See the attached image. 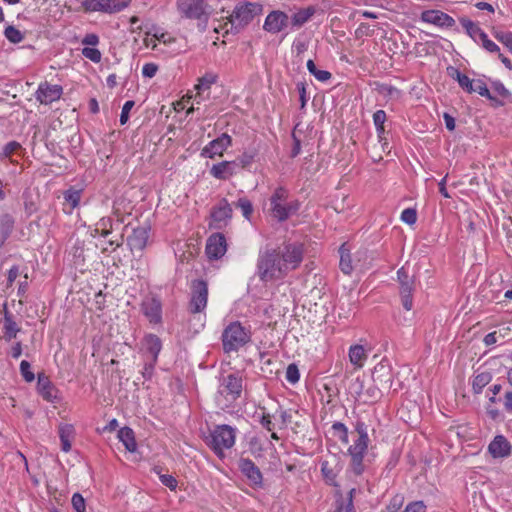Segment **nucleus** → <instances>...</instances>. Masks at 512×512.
<instances>
[{"label": "nucleus", "mask_w": 512, "mask_h": 512, "mask_svg": "<svg viewBox=\"0 0 512 512\" xmlns=\"http://www.w3.org/2000/svg\"><path fill=\"white\" fill-rule=\"evenodd\" d=\"M37 390L43 399L48 402H54L57 399V389L48 376L43 373L38 374Z\"/></svg>", "instance_id": "nucleus-21"}, {"label": "nucleus", "mask_w": 512, "mask_h": 512, "mask_svg": "<svg viewBox=\"0 0 512 512\" xmlns=\"http://www.w3.org/2000/svg\"><path fill=\"white\" fill-rule=\"evenodd\" d=\"M4 36L13 44H18L24 39L23 33L13 25H8L5 28Z\"/></svg>", "instance_id": "nucleus-42"}, {"label": "nucleus", "mask_w": 512, "mask_h": 512, "mask_svg": "<svg viewBox=\"0 0 512 512\" xmlns=\"http://www.w3.org/2000/svg\"><path fill=\"white\" fill-rule=\"evenodd\" d=\"M235 207L239 208L242 212V215L245 219L250 220L251 215L253 213V205L252 202L246 197L239 198L235 203Z\"/></svg>", "instance_id": "nucleus-43"}, {"label": "nucleus", "mask_w": 512, "mask_h": 512, "mask_svg": "<svg viewBox=\"0 0 512 512\" xmlns=\"http://www.w3.org/2000/svg\"><path fill=\"white\" fill-rule=\"evenodd\" d=\"M156 364H157V362H154V360L150 359V358H148L145 361L143 370L141 372L145 379L152 378Z\"/></svg>", "instance_id": "nucleus-56"}, {"label": "nucleus", "mask_w": 512, "mask_h": 512, "mask_svg": "<svg viewBox=\"0 0 512 512\" xmlns=\"http://www.w3.org/2000/svg\"><path fill=\"white\" fill-rule=\"evenodd\" d=\"M400 219L408 225H413L417 221V212L413 208H406L402 211Z\"/></svg>", "instance_id": "nucleus-51"}, {"label": "nucleus", "mask_w": 512, "mask_h": 512, "mask_svg": "<svg viewBox=\"0 0 512 512\" xmlns=\"http://www.w3.org/2000/svg\"><path fill=\"white\" fill-rule=\"evenodd\" d=\"M59 438L61 441V449L64 452L71 450V441L75 435L74 426L71 424H61L58 429Z\"/></svg>", "instance_id": "nucleus-28"}, {"label": "nucleus", "mask_w": 512, "mask_h": 512, "mask_svg": "<svg viewBox=\"0 0 512 512\" xmlns=\"http://www.w3.org/2000/svg\"><path fill=\"white\" fill-rule=\"evenodd\" d=\"M161 483L168 487L170 490H175L177 488V480L170 474H162L160 475Z\"/></svg>", "instance_id": "nucleus-60"}, {"label": "nucleus", "mask_w": 512, "mask_h": 512, "mask_svg": "<svg viewBox=\"0 0 512 512\" xmlns=\"http://www.w3.org/2000/svg\"><path fill=\"white\" fill-rule=\"evenodd\" d=\"M3 314V337L5 341L11 342L17 337L20 328L15 322L13 315L8 311L6 304L3 306Z\"/></svg>", "instance_id": "nucleus-22"}, {"label": "nucleus", "mask_w": 512, "mask_h": 512, "mask_svg": "<svg viewBox=\"0 0 512 512\" xmlns=\"http://www.w3.org/2000/svg\"><path fill=\"white\" fill-rule=\"evenodd\" d=\"M21 148V144L16 141L8 142L3 148V156L11 157L15 152Z\"/></svg>", "instance_id": "nucleus-58"}, {"label": "nucleus", "mask_w": 512, "mask_h": 512, "mask_svg": "<svg viewBox=\"0 0 512 512\" xmlns=\"http://www.w3.org/2000/svg\"><path fill=\"white\" fill-rule=\"evenodd\" d=\"M257 155L258 151L255 148L243 151V153L238 158V167L240 166L243 169L249 168L250 165L255 161Z\"/></svg>", "instance_id": "nucleus-38"}, {"label": "nucleus", "mask_w": 512, "mask_h": 512, "mask_svg": "<svg viewBox=\"0 0 512 512\" xmlns=\"http://www.w3.org/2000/svg\"><path fill=\"white\" fill-rule=\"evenodd\" d=\"M134 105L135 102L132 100H128L124 103L119 119L121 125H125L128 122L130 111Z\"/></svg>", "instance_id": "nucleus-53"}, {"label": "nucleus", "mask_w": 512, "mask_h": 512, "mask_svg": "<svg viewBox=\"0 0 512 512\" xmlns=\"http://www.w3.org/2000/svg\"><path fill=\"white\" fill-rule=\"evenodd\" d=\"M221 340L225 353L237 352L251 340L250 328L233 321L224 328Z\"/></svg>", "instance_id": "nucleus-6"}, {"label": "nucleus", "mask_w": 512, "mask_h": 512, "mask_svg": "<svg viewBox=\"0 0 512 512\" xmlns=\"http://www.w3.org/2000/svg\"><path fill=\"white\" fill-rule=\"evenodd\" d=\"M414 279L400 284V295L403 307L410 311L413 308Z\"/></svg>", "instance_id": "nucleus-29"}, {"label": "nucleus", "mask_w": 512, "mask_h": 512, "mask_svg": "<svg viewBox=\"0 0 512 512\" xmlns=\"http://www.w3.org/2000/svg\"><path fill=\"white\" fill-rule=\"evenodd\" d=\"M217 79L218 76L213 72H207L198 79V83L195 85L197 93L194 97L193 104L199 105L204 100L202 93L209 90L211 86L216 83Z\"/></svg>", "instance_id": "nucleus-23"}, {"label": "nucleus", "mask_w": 512, "mask_h": 512, "mask_svg": "<svg viewBox=\"0 0 512 512\" xmlns=\"http://www.w3.org/2000/svg\"><path fill=\"white\" fill-rule=\"evenodd\" d=\"M257 269L260 279L265 282L280 280L287 275L280 252L276 250L261 252L258 257Z\"/></svg>", "instance_id": "nucleus-4"}, {"label": "nucleus", "mask_w": 512, "mask_h": 512, "mask_svg": "<svg viewBox=\"0 0 512 512\" xmlns=\"http://www.w3.org/2000/svg\"><path fill=\"white\" fill-rule=\"evenodd\" d=\"M491 379H492V376L489 372H482V373L477 374L474 377L473 382H472L473 391L476 394H480L482 392L483 388L489 384Z\"/></svg>", "instance_id": "nucleus-37"}, {"label": "nucleus", "mask_w": 512, "mask_h": 512, "mask_svg": "<svg viewBox=\"0 0 512 512\" xmlns=\"http://www.w3.org/2000/svg\"><path fill=\"white\" fill-rule=\"evenodd\" d=\"M288 190L278 187L270 198V211L278 221H285L299 209L298 201L287 202Z\"/></svg>", "instance_id": "nucleus-7"}, {"label": "nucleus", "mask_w": 512, "mask_h": 512, "mask_svg": "<svg viewBox=\"0 0 512 512\" xmlns=\"http://www.w3.org/2000/svg\"><path fill=\"white\" fill-rule=\"evenodd\" d=\"M232 207L227 199L222 198L210 212L209 226L214 229H222L226 227L232 218Z\"/></svg>", "instance_id": "nucleus-8"}, {"label": "nucleus", "mask_w": 512, "mask_h": 512, "mask_svg": "<svg viewBox=\"0 0 512 512\" xmlns=\"http://www.w3.org/2000/svg\"><path fill=\"white\" fill-rule=\"evenodd\" d=\"M287 22L288 16L286 13L278 10L272 11L267 15L263 29L269 33L276 34L287 26Z\"/></svg>", "instance_id": "nucleus-18"}, {"label": "nucleus", "mask_w": 512, "mask_h": 512, "mask_svg": "<svg viewBox=\"0 0 512 512\" xmlns=\"http://www.w3.org/2000/svg\"><path fill=\"white\" fill-rule=\"evenodd\" d=\"M237 169V161H222L211 167L210 174L218 180H227L237 173Z\"/></svg>", "instance_id": "nucleus-19"}, {"label": "nucleus", "mask_w": 512, "mask_h": 512, "mask_svg": "<svg viewBox=\"0 0 512 512\" xmlns=\"http://www.w3.org/2000/svg\"><path fill=\"white\" fill-rule=\"evenodd\" d=\"M492 89L497 95L503 98H508L510 94L506 87L503 85V83H501L500 81L493 82Z\"/></svg>", "instance_id": "nucleus-63"}, {"label": "nucleus", "mask_w": 512, "mask_h": 512, "mask_svg": "<svg viewBox=\"0 0 512 512\" xmlns=\"http://www.w3.org/2000/svg\"><path fill=\"white\" fill-rule=\"evenodd\" d=\"M99 42V36L95 33H88L81 40V44L85 47H96Z\"/></svg>", "instance_id": "nucleus-57"}, {"label": "nucleus", "mask_w": 512, "mask_h": 512, "mask_svg": "<svg viewBox=\"0 0 512 512\" xmlns=\"http://www.w3.org/2000/svg\"><path fill=\"white\" fill-rule=\"evenodd\" d=\"M85 12H101L106 13V0H84L81 3Z\"/></svg>", "instance_id": "nucleus-36"}, {"label": "nucleus", "mask_w": 512, "mask_h": 512, "mask_svg": "<svg viewBox=\"0 0 512 512\" xmlns=\"http://www.w3.org/2000/svg\"><path fill=\"white\" fill-rule=\"evenodd\" d=\"M286 274L296 269L303 260V245L298 243L287 244L280 253Z\"/></svg>", "instance_id": "nucleus-11"}, {"label": "nucleus", "mask_w": 512, "mask_h": 512, "mask_svg": "<svg viewBox=\"0 0 512 512\" xmlns=\"http://www.w3.org/2000/svg\"><path fill=\"white\" fill-rule=\"evenodd\" d=\"M339 252H340L339 267L344 274L349 275V274H351V272L353 270L350 252L345 248V245L341 246Z\"/></svg>", "instance_id": "nucleus-35"}, {"label": "nucleus", "mask_w": 512, "mask_h": 512, "mask_svg": "<svg viewBox=\"0 0 512 512\" xmlns=\"http://www.w3.org/2000/svg\"><path fill=\"white\" fill-rule=\"evenodd\" d=\"M510 449V443L502 435L496 436L488 446V450L494 458L507 457L510 454Z\"/></svg>", "instance_id": "nucleus-24"}, {"label": "nucleus", "mask_w": 512, "mask_h": 512, "mask_svg": "<svg viewBox=\"0 0 512 512\" xmlns=\"http://www.w3.org/2000/svg\"><path fill=\"white\" fill-rule=\"evenodd\" d=\"M356 432L358 436L353 441V444L348 448V454L351 458L350 471L356 476H359L363 474L365 470L363 459L367 453L370 439L367 432V426L363 422L357 423Z\"/></svg>", "instance_id": "nucleus-5"}, {"label": "nucleus", "mask_w": 512, "mask_h": 512, "mask_svg": "<svg viewBox=\"0 0 512 512\" xmlns=\"http://www.w3.org/2000/svg\"><path fill=\"white\" fill-rule=\"evenodd\" d=\"M472 92H476L479 95L486 97L490 100L494 99V97L491 95L489 89L487 88L486 84L480 79L474 80V83H473L472 88L470 89L469 93H472Z\"/></svg>", "instance_id": "nucleus-44"}, {"label": "nucleus", "mask_w": 512, "mask_h": 512, "mask_svg": "<svg viewBox=\"0 0 512 512\" xmlns=\"http://www.w3.org/2000/svg\"><path fill=\"white\" fill-rule=\"evenodd\" d=\"M232 145V138L227 133L221 134L216 139L210 141L201 151V155L213 159L216 156H222L223 153Z\"/></svg>", "instance_id": "nucleus-12"}, {"label": "nucleus", "mask_w": 512, "mask_h": 512, "mask_svg": "<svg viewBox=\"0 0 512 512\" xmlns=\"http://www.w3.org/2000/svg\"><path fill=\"white\" fill-rule=\"evenodd\" d=\"M243 379L240 373L235 372L220 379L215 396L217 406L221 409L229 408L241 396Z\"/></svg>", "instance_id": "nucleus-2"}, {"label": "nucleus", "mask_w": 512, "mask_h": 512, "mask_svg": "<svg viewBox=\"0 0 512 512\" xmlns=\"http://www.w3.org/2000/svg\"><path fill=\"white\" fill-rule=\"evenodd\" d=\"M206 255L209 259H219L227 251L226 238L221 233L212 234L206 243Z\"/></svg>", "instance_id": "nucleus-15"}, {"label": "nucleus", "mask_w": 512, "mask_h": 512, "mask_svg": "<svg viewBox=\"0 0 512 512\" xmlns=\"http://www.w3.org/2000/svg\"><path fill=\"white\" fill-rule=\"evenodd\" d=\"M335 512H354V505L351 499L338 504Z\"/></svg>", "instance_id": "nucleus-64"}, {"label": "nucleus", "mask_w": 512, "mask_h": 512, "mask_svg": "<svg viewBox=\"0 0 512 512\" xmlns=\"http://www.w3.org/2000/svg\"><path fill=\"white\" fill-rule=\"evenodd\" d=\"M63 94V87L58 84H51L47 81L41 82L35 92V98L42 105H50L58 101Z\"/></svg>", "instance_id": "nucleus-10"}, {"label": "nucleus", "mask_w": 512, "mask_h": 512, "mask_svg": "<svg viewBox=\"0 0 512 512\" xmlns=\"http://www.w3.org/2000/svg\"><path fill=\"white\" fill-rule=\"evenodd\" d=\"M148 237L146 229L138 228L133 231V234L128 239V243L132 249L143 250L147 244Z\"/></svg>", "instance_id": "nucleus-31"}, {"label": "nucleus", "mask_w": 512, "mask_h": 512, "mask_svg": "<svg viewBox=\"0 0 512 512\" xmlns=\"http://www.w3.org/2000/svg\"><path fill=\"white\" fill-rule=\"evenodd\" d=\"M285 378L291 384H295L299 381L300 373H299V369L296 364L288 365V367L286 369Z\"/></svg>", "instance_id": "nucleus-49"}, {"label": "nucleus", "mask_w": 512, "mask_h": 512, "mask_svg": "<svg viewBox=\"0 0 512 512\" xmlns=\"http://www.w3.org/2000/svg\"><path fill=\"white\" fill-rule=\"evenodd\" d=\"M422 22L433 24L439 27H452L455 20L448 14L440 10H425L421 13Z\"/></svg>", "instance_id": "nucleus-17"}, {"label": "nucleus", "mask_w": 512, "mask_h": 512, "mask_svg": "<svg viewBox=\"0 0 512 512\" xmlns=\"http://www.w3.org/2000/svg\"><path fill=\"white\" fill-rule=\"evenodd\" d=\"M237 429L226 424L216 425L205 439L207 446L219 459L225 458V450L231 449L236 441Z\"/></svg>", "instance_id": "nucleus-3"}, {"label": "nucleus", "mask_w": 512, "mask_h": 512, "mask_svg": "<svg viewBox=\"0 0 512 512\" xmlns=\"http://www.w3.org/2000/svg\"><path fill=\"white\" fill-rule=\"evenodd\" d=\"M177 6L186 18L200 19L205 14L204 0H178Z\"/></svg>", "instance_id": "nucleus-16"}, {"label": "nucleus", "mask_w": 512, "mask_h": 512, "mask_svg": "<svg viewBox=\"0 0 512 512\" xmlns=\"http://www.w3.org/2000/svg\"><path fill=\"white\" fill-rule=\"evenodd\" d=\"M493 36L512 53V32L495 30Z\"/></svg>", "instance_id": "nucleus-45"}, {"label": "nucleus", "mask_w": 512, "mask_h": 512, "mask_svg": "<svg viewBox=\"0 0 512 512\" xmlns=\"http://www.w3.org/2000/svg\"><path fill=\"white\" fill-rule=\"evenodd\" d=\"M20 372L26 382H32L35 379V375L31 371L30 363L26 360L21 361Z\"/></svg>", "instance_id": "nucleus-52"}, {"label": "nucleus", "mask_w": 512, "mask_h": 512, "mask_svg": "<svg viewBox=\"0 0 512 512\" xmlns=\"http://www.w3.org/2000/svg\"><path fill=\"white\" fill-rule=\"evenodd\" d=\"M208 287L203 280H194L191 285L190 311L200 313L207 306Z\"/></svg>", "instance_id": "nucleus-9"}, {"label": "nucleus", "mask_w": 512, "mask_h": 512, "mask_svg": "<svg viewBox=\"0 0 512 512\" xmlns=\"http://www.w3.org/2000/svg\"><path fill=\"white\" fill-rule=\"evenodd\" d=\"M404 512H426V505L423 501H415L408 504Z\"/></svg>", "instance_id": "nucleus-62"}, {"label": "nucleus", "mask_w": 512, "mask_h": 512, "mask_svg": "<svg viewBox=\"0 0 512 512\" xmlns=\"http://www.w3.org/2000/svg\"><path fill=\"white\" fill-rule=\"evenodd\" d=\"M316 10L313 6H309L306 8L298 9L291 16V24L294 28H300L304 24H306L312 16L315 14Z\"/></svg>", "instance_id": "nucleus-27"}, {"label": "nucleus", "mask_w": 512, "mask_h": 512, "mask_svg": "<svg viewBox=\"0 0 512 512\" xmlns=\"http://www.w3.org/2000/svg\"><path fill=\"white\" fill-rule=\"evenodd\" d=\"M363 396L364 404H373L381 399L382 391L375 383H369L363 391Z\"/></svg>", "instance_id": "nucleus-33"}, {"label": "nucleus", "mask_w": 512, "mask_h": 512, "mask_svg": "<svg viewBox=\"0 0 512 512\" xmlns=\"http://www.w3.org/2000/svg\"><path fill=\"white\" fill-rule=\"evenodd\" d=\"M14 228V218L10 214L0 215V247L4 245Z\"/></svg>", "instance_id": "nucleus-30"}, {"label": "nucleus", "mask_w": 512, "mask_h": 512, "mask_svg": "<svg viewBox=\"0 0 512 512\" xmlns=\"http://www.w3.org/2000/svg\"><path fill=\"white\" fill-rule=\"evenodd\" d=\"M118 438L129 452H135L137 443L134 431L129 427H123L118 431Z\"/></svg>", "instance_id": "nucleus-32"}, {"label": "nucleus", "mask_w": 512, "mask_h": 512, "mask_svg": "<svg viewBox=\"0 0 512 512\" xmlns=\"http://www.w3.org/2000/svg\"><path fill=\"white\" fill-rule=\"evenodd\" d=\"M81 53L86 59L93 63H99L102 59V53L96 47H83Z\"/></svg>", "instance_id": "nucleus-46"}, {"label": "nucleus", "mask_w": 512, "mask_h": 512, "mask_svg": "<svg viewBox=\"0 0 512 512\" xmlns=\"http://www.w3.org/2000/svg\"><path fill=\"white\" fill-rule=\"evenodd\" d=\"M81 190L70 188L64 192V199L70 205L68 210L64 209L65 213L71 214L73 210L78 207L81 200Z\"/></svg>", "instance_id": "nucleus-34"}, {"label": "nucleus", "mask_w": 512, "mask_h": 512, "mask_svg": "<svg viewBox=\"0 0 512 512\" xmlns=\"http://www.w3.org/2000/svg\"><path fill=\"white\" fill-rule=\"evenodd\" d=\"M238 467L241 473L249 480L253 487H262V473L251 459L241 458L239 460Z\"/></svg>", "instance_id": "nucleus-14"}, {"label": "nucleus", "mask_w": 512, "mask_h": 512, "mask_svg": "<svg viewBox=\"0 0 512 512\" xmlns=\"http://www.w3.org/2000/svg\"><path fill=\"white\" fill-rule=\"evenodd\" d=\"M459 22L463 29L465 30L466 34L475 42H479L481 37H483L486 33L484 30L479 26L478 23L472 21L471 19L467 17H462L459 19Z\"/></svg>", "instance_id": "nucleus-26"}, {"label": "nucleus", "mask_w": 512, "mask_h": 512, "mask_svg": "<svg viewBox=\"0 0 512 512\" xmlns=\"http://www.w3.org/2000/svg\"><path fill=\"white\" fill-rule=\"evenodd\" d=\"M158 66L154 63H146L142 67V75L147 78H152L156 75Z\"/></svg>", "instance_id": "nucleus-61"}, {"label": "nucleus", "mask_w": 512, "mask_h": 512, "mask_svg": "<svg viewBox=\"0 0 512 512\" xmlns=\"http://www.w3.org/2000/svg\"><path fill=\"white\" fill-rule=\"evenodd\" d=\"M321 471H322V474H323L326 482L330 485L336 486V482H335L336 475L333 472V470L328 467L327 462L322 463Z\"/></svg>", "instance_id": "nucleus-55"}, {"label": "nucleus", "mask_w": 512, "mask_h": 512, "mask_svg": "<svg viewBox=\"0 0 512 512\" xmlns=\"http://www.w3.org/2000/svg\"><path fill=\"white\" fill-rule=\"evenodd\" d=\"M112 219L110 217H102L97 223L98 230H101V237H107L112 231Z\"/></svg>", "instance_id": "nucleus-48"}, {"label": "nucleus", "mask_w": 512, "mask_h": 512, "mask_svg": "<svg viewBox=\"0 0 512 512\" xmlns=\"http://www.w3.org/2000/svg\"><path fill=\"white\" fill-rule=\"evenodd\" d=\"M348 357L355 369H361L368 358V350L360 344L351 345L348 350Z\"/></svg>", "instance_id": "nucleus-25"}, {"label": "nucleus", "mask_w": 512, "mask_h": 512, "mask_svg": "<svg viewBox=\"0 0 512 512\" xmlns=\"http://www.w3.org/2000/svg\"><path fill=\"white\" fill-rule=\"evenodd\" d=\"M262 13V5L258 3L245 2L235 7L224 27H214L215 32L237 33L241 28L249 24L257 15Z\"/></svg>", "instance_id": "nucleus-1"}, {"label": "nucleus", "mask_w": 512, "mask_h": 512, "mask_svg": "<svg viewBox=\"0 0 512 512\" xmlns=\"http://www.w3.org/2000/svg\"><path fill=\"white\" fill-rule=\"evenodd\" d=\"M151 31L153 33V37L156 38L157 42H162L166 44L173 41V38L168 33L162 31V29L158 27H152Z\"/></svg>", "instance_id": "nucleus-54"}, {"label": "nucleus", "mask_w": 512, "mask_h": 512, "mask_svg": "<svg viewBox=\"0 0 512 512\" xmlns=\"http://www.w3.org/2000/svg\"><path fill=\"white\" fill-rule=\"evenodd\" d=\"M380 92L391 98H399L401 95V91L392 85H382Z\"/></svg>", "instance_id": "nucleus-59"}, {"label": "nucleus", "mask_w": 512, "mask_h": 512, "mask_svg": "<svg viewBox=\"0 0 512 512\" xmlns=\"http://www.w3.org/2000/svg\"><path fill=\"white\" fill-rule=\"evenodd\" d=\"M141 311L151 324L162 322V304L155 297H147L142 301Z\"/></svg>", "instance_id": "nucleus-13"}, {"label": "nucleus", "mask_w": 512, "mask_h": 512, "mask_svg": "<svg viewBox=\"0 0 512 512\" xmlns=\"http://www.w3.org/2000/svg\"><path fill=\"white\" fill-rule=\"evenodd\" d=\"M367 385L359 377L354 379L349 386V393L358 401L363 403V391Z\"/></svg>", "instance_id": "nucleus-39"}, {"label": "nucleus", "mask_w": 512, "mask_h": 512, "mask_svg": "<svg viewBox=\"0 0 512 512\" xmlns=\"http://www.w3.org/2000/svg\"><path fill=\"white\" fill-rule=\"evenodd\" d=\"M451 76L458 82L462 89L469 93L474 83V79H470L467 75L461 73L457 69H453V74H451Z\"/></svg>", "instance_id": "nucleus-41"}, {"label": "nucleus", "mask_w": 512, "mask_h": 512, "mask_svg": "<svg viewBox=\"0 0 512 512\" xmlns=\"http://www.w3.org/2000/svg\"><path fill=\"white\" fill-rule=\"evenodd\" d=\"M142 350L149 355L150 359L158 362V356L162 349L161 339L152 333L146 334L142 339Z\"/></svg>", "instance_id": "nucleus-20"}, {"label": "nucleus", "mask_w": 512, "mask_h": 512, "mask_svg": "<svg viewBox=\"0 0 512 512\" xmlns=\"http://www.w3.org/2000/svg\"><path fill=\"white\" fill-rule=\"evenodd\" d=\"M476 44L480 45L484 50H486L489 53L497 54L500 51L499 46L494 41L490 40L487 34L481 37L479 42H477Z\"/></svg>", "instance_id": "nucleus-47"}, {"label": "nucleus", "mask_w": 512, "mask_h": 512, "mask_svg": "<svg viewBox=\"0 0 512 512\" xmlns=\"http://www.w3.org/2000/svg\"><path fill=\"white\" fill-rule=\"evenodd\" d=\"M71 504L73 509L76 512H85L86 511V503L85 499L80 493H74L72 495Z\"/></svg>", "instance_id": "nucleus-50"}, {"label": "nucleus", "mask_w": 512, "mask_h": 512, "mask_svg": "<svg viewBox=\"0 0 512 512\" xmlns=\"http://www.w3.org/2000/svg\"><path fill=\"white\" fill-rule=\"evenodd\" d=\"M131 0H106V14H114L125 10Z\"/></svg>", "instance_id": "nucleus-40"}]
</instances>
